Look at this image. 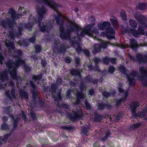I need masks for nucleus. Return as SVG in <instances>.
I'll return each mask as SVG.
<instances>
[{
    "mask_svg": "<svg viewBox=\"0 0 147 147\" xmlns=\"http://www.w3.org/2000/svg\"><path fill=\"white\" fill-rule=\"evenodd\" d=\"M57 21V23L59 24V21H60V24L61 25L59 27L60 32V37L62 39L67 40H70L71 38V33L75 31V33L77 34V40L75 36H74L73 43L76 45V49L77 52L79 53L82 51V49L80 43L78 42L81 40V37L84 36L86 34L93 37L95 40H97V38L96 36L99 34L98 29L96 27L93 28V30L91 29L94 24V23L90 24L86 26L84 30L80 26L76 24H73L72 22L69 20H67L65 23V25L67 27V30H65L63 26L64 21L63 20L60 19L59 17H56Z\"/></svg>",
    "mask_w": 147,
    "mask_h": 147,
    "instance_id": "nucleus-1",
    "label": "nucleus"
},
{
    "mask_svg": "<svg viewBox=\"0 0 147 147\" xmlns=\"http://www.w3.org/2000/svg\"><path fill=\"white\" fill-rule=\"evenodd\" d=\"M20 57L16 59L15 62L12 60L9 59L6 63V65L9 69L10 75L13 80L17 82V86L19 82H20V77L17 75L16 70L20 65H23L26 71L28 72L30 71V69L25 63L24 61L22 59H19Z\"/></svg>",
    "mask_w": 147,
    "mask_h": 147,
    "instance_id": "nucleus-2",
    "label": "nucleus"
},
{
    "mask_svg": "<svg viewBox=\"0 0 147 147\" xmlns=\"http://www.w3.org/2000/svg\"><path fill=\"white\" fill-rule=\"evenodd\" d=\"M47 10L44 7L38 8L37 10L38 14L37 23L38 25L40 27V30L41 32H48L52 28V24L47 21L43 22L41 25L42 20L45 18V16L47 14Z\"/></svg>",
    "mask_w": 147,
    "mask_h": 147,
    "instance_id": "nucleus-3",
    "label": "nucleus"
},
{
    "mask_svg": "<svg viewBox=\"0 0 147 147\" xmlns=\"http://www.w3.org/2000/svg\"><path fill=\"white\" fill-rule=\"evenodd\" d=\"M110 26L111 24L109 22H104L103 23L98 24V27L100 30H106V32H101L100 34L101 36H106L109 39L115 38L114 36L109 35L115 34L114 30L112 28L110 27Z\"/></svg>",
    "mask_w": 147,
    "mask_h": 147,
    "instance_id": "nucleus-4",
    "label": "nucleus"
},
{
    "mask_svg": "<svg viewBox=\"0 0 147 147\" xmlns=\"http://www.w3.org/2000/svg\"><path fill=\"white\" fill-rule=\"evenodd\" d=\"M8 13L11 16L9 19L7 18V22L5 20H3L1 22V24L5 28H7V26H8L9 28H11L15 22L14 20L18 19L20 16H21L16 14L15 11L11 9H9Z\"/></svg>",
    "mask_w": 147,
    "mask_h": 147,
    "instance_id": "nucleus-5",
    "label": "nucleus"
},
{
    "mask_svg": "<svg viewBox=\"0 0 147 147\" xmlns=\"http://www.w3.org/2000/svg\"><path fill=\"white\" fill-rule=\"evenodd\" d=\"M5 46L8 48V52L10 53V55L15 58H18L22 55V52L20 50L14 49L13 43L7 40L5 42Z\"/></svg>",
    "mask_w": 147,
    "mask_h": 147,
    "instance_id": "nucleus-6",
    "label": "nucleus"
},
{
    "mask_svg": "<svg viewBox=\"0 0 147 147\" xmlns=\"http://www.w3.org/2000/svg\"><path fill=\"white\" fill-rule=\"evenodd\" d=\"M140 25L138 28V31L134 29L131 28H130L129 29H126L125 32L128 33L129 35L130 34H132L134 37H138L139 34H145L144 29L147 28V25L146 23H144L143 24Z\"/></svg>",
    "mask_w": 147,
    "mask_h": 147,
    "instance_id": "nucleus-7",
    "label": "nucleus"
},
{
    "mask_svg": "<svg viewBox=\"0 0 147 147\" xmlns=\"http://www.w3.org/2000/svg\"><path fill=\"white\" fill-rule=\"evenodd\" d=\"M119 70L123 74H125L129 82V85L130 86H133L135 84L134 78L138 74L137 71H133L131 72V74L129 75L126 74V68L123 66H121L119 67Z\"/></svg>",
    "mask_w": 147,
    "mask_h": 147,
    "instance_id": "nucleus-8",
    "label": "nucleus"
},
{
    "mask_svg": "<svg viewBox=\"0 0 147 147\" xmlns=\"http://www.w3.org/2000/svg\"><path fill=\"white\" fill-rule=\"evenodd\" d=\"M8 85L12 87V88L10 91L7 90L5 92V96L7 100H9L11 102H13V100H17L13 82L11 80H10Z\"/></svg>",
    "mask_w": 147,
    "mask_h": 147,
    "instance_id": "nucleus-9",
    "label": "nucleus"
},
{
    "mask_svg": "<svg viewBox=\"0 0 147 147\" xmlns=\"http://www.w3.org/2000/svg\"><path fill=\"white\" fill-rule=\"evenodd\" d=\"M46 4L48 6L50 7L53 8L55 11H56L57 13H58V15L55 16V20L57 24L59 26V27L61 26V25L60 24V21H59V24L57 23V21L56 17H59L60 19L61 20H63L61 18V17L62 16V14L59 12L58 10V7H61L62 6L61 5H59L56 3L55 2L51 0H44Z\"/></svg>",
    "mask_w": 147,
    "mask_h": 147,
    "instance_id": "nucleus-10",
    "label": "nucleus"
},
{
    "mask_svg": "<svg viewBox=\"0 0 147 147\" xmlns=\"http://www.w3.org/2000/svg\"><path fill=\"white\" fill-rule=\"evenodd\" d=\"M69 47V45H65L64 44L61 45L59 40L58 39H55V42L53 46V52L57 53L59 52L64 53L65 52L66 49H68Z\"/></svg>",
    "mask_w": 147,
    "mask_h": 147,
    "instance_id": "nucleus-11",
    "label": "nucleus"
},
{
    "mask_svg": "<svg viewBox=\"0 0 147 147\" xmlns=\"http://www.w3.org/2000/svg\"><path fill=\"white\" fill-rule=\"evenodd\" d=\"M140 105L139 102L137 101H134L132 102L131 105V112L132 115L135 117H140L141 118H145V119H147V116L146 115L147 112L142 113L140 115L137 114L136 112L137 108L139 107Z\"/></svg>",
    "mask_w": 147,
    "mask_h": 147,
    "instance_id": "nucleus-12",
    "label": "nucleus"
},
{
    "mask_svg": "<svg viewBox=\"0 0 147 147\" xmlns=\"http://www.w3.org/2000/svg\"><path fill=\"white\" fill-rule=\"evenodd\" d=\"M79 110L77 112L73 111L72 113H68L67 114V117H68L71 120L73 121L79 120L83 117V114L81 108L79 107Z\"/></svg>",
    "mask_w": 147,
    "mask_h": 147,
    "instance_id": "nucleus-13",
    "label": "nucleus"
},
{
    "mask_svg": "<svg viewBox=\"0 0 147 147\" xmlns=\"http://www.w3.org/2000/svg\"><path fill=\"white\" fill-rule=\"evenodd\" d=\"M86 88L85 84L82 81L80 84V90L78 91L77 94V99L76 101L74 102L75 105L79 104L80 102V100L84 98L85 93L84 90Z\"/></svg>",
    "mask_w": 147,
    "mask_h": 147,
    "instance_id": "nucleus-14",
    "label": "nucleus"
},
{
    "mask_svg": "<svg viewBox=\"0 0 147 147\" xmlns=\"http://www.w3.org/2000/svg\"><path fill=\"white\" fill-rule=\"evenodd\" d=\"M139 72L142 76L139 77L138 80H141L143 86L147 87V70L146 66L141 67L139 68Z\"/></svg>",
    "mask_w": 147,
    "mask_h": 147,
    "instance_id": "nucleus-15",
    "label": "nucleus"
},
{
    "mask_svg": "<svg viewBox=\"0 0 147 147\" xmlns=\"http://www.w3.org/2000/svg\"><path fill=\"white\" fill-rule=\"evenodd\" d=\"M57 97H54V100L55 104L58 106L59 108H63L66 109H69V105L65 104H63L60 105L59 102L61 100V93L59 92L57 94Z\"/></svg>",
    "mask_w": 147,
    "mask_h": 147,
    "instance_id": "nucleus-16",
    "label": "nucleus"
},
{
    "mask_svg": "<svg viewBox=\"0 0 147 147\" xmlns=\"http://www.w3.org/2000/svg\"><path fill=\"white\" fill-rule=\"evenodd\" d=\"M107 45L106 42L103 41L99 44H95L94 46V49L92 51L93 54H96L100 51L101 48L106 49Z\"/></svg>",
    "mask_w": 147,
    "mask_h": 147,
    "instance_id": "nucleus-17",
    "label": "nucleus"
},
{
    "mask_svg": "<svg viewBox=\"0 0 147 147\" xmlns=\"http://www.w3.org/2000/svg\"><path fill=\"white\" fill-rule=\"evenodd\" d=\"M28 20L29 21V23L26 25L25 27L29 31H30L32 30V27L34 24L35 23H36L37 21L36 18L32 15L29 17Z\"/></svg>",
    "mask_w": 147,
    "mask_h": 147,
    "instance_id": "nucleus-18",
    "label": "nucleus"
},
{
    "mask_svg": "<svg viewBox=\"0 0 147 147\" xmlns=\"http://www.w3.org/2000/svg\"><path fill=\"white\" fill-rule=\"evenodd\" d=\"M134 16L136 19L140 24L147 22V18L142 14L136 13L134 14Z\"/></svg>",
    "mask_w": 147,
    "mask_h": 147,
    "instance_id": "nucleus-19",
    "label": "nucleus"
},
{
    "mask_svg": "<svg viewBox=\"0 0 147 147\" xmlns=\"http://www.w3.org/2000/svg\"><path fill=\"white\" fill-rule=\"evenodd\" d=\"M22 27H19L18 28V31L16 32L15 33H14L13 30V31H10L9 32V34L11 39H13L16 36L17 37H18L21 35L22 31Z\"/></svg>",
    "mask_w": 147,
    "mask_h": 147,
    "instance_id": "nucleus-20",
    "label": "nucleus"
},
{
    "mask_svg": "<svg viewBox=\"0 0 147 147\" xmlns=\"http://www.w3.org/2000/svg\"><path fill=\"white\" fill-rule=\"evenodd\" d=\"M30 85L31 87V93L33 95V97L34 98L36 97L38 95L39 92L36 90L37 88L35 86L34 82L32 81L30 82Z\"/></svg>",
    "mask_w": 147,
    "mask_h": 147,
    "instance_id": "nucleus-21",
    "label": "nucleus"
},
{
    "mask_svg": "<svg viewBox=\"0 0 147 147\" xmlns=\"http://www.w3.org/2000/svg\"><path fill=\"white\" fill-rule=\"evenodd\" d=\"M136 61L139 63H145L147 61V55H142L140 54L137 55Z\"/></svg>",
    "mask_w": 147,
    "mask_h": 147,
    "instance_id": "nucleus-22",
    "label": "nucleus"
},
{
    "mask_svg": "<svg viewBox=\"0 0 147 147\" xmlns=\"http://www.w3.org/2000/svg\"><path fill=\"white\" fill-rule=\"evenodd\" d=\"M112 105L110 104L102 102L98 104V109L100 110H104L105 108H109Z\"/></svg>",
    "mask_w": 147,
    "mask_h": 147,
    "instance_id": "nucleus-23",
    "label": "nucleus"
},
{
    "mask_svg": "<svg viewBox=\"0 0 147 147\" xmlns=\"http://www.w3.org/2000/svg\"><path fill=\"white\" fill-rule=\"evenodd\" d=\"M0 78L2 82H3L6 80H8L7 72L6 70H3L1 73L0 71Z\"/></svg>",
    "mask_w": 147,
    "mask_h": 147,
    "instance_id": "nucleus-24",
    "label": "nucleus"
},
{
    "mask_svg": "<svg viewBox=\"0 0 147 147\" xmlns=\"http://www.w3.org/2000/svg\"><path fill=\"white\" fill-rule=\"evenodd\" d=\"M110 21L113 27L116 29L119 26V24L117 19L114 16H112L110 18Z\"/></svg>",
    "mask_w": 147,
    "mask_h": 147,
    "instance_id": "nucleus-25",
    "label": "nucleus"
},
{
    "mask_svg": "<svg viewBox=\"0 0 147 147\" xmlns=\"http://www.w3.org/2000/svg\"><path fill=\"white\" fill-rule=\"evenodd\" d=\"M19 93L22 99L24 98L25 100H28V94L26 92L21 90H19Z\"/></svg>",
    "mask_w": 147,
    "mask_h": 147,
    "instance_id": "nucleus-26",
    "label": "nucleus"
},
{
    "mask_svg": "<svg viewBox=\"0 0 147 147\" xmlns=\"http://www.w3.org/2000/svg\"><path fill=\"white\" fill-rule=\"evenodd\" d=\"M81 131L82 133L85 134L86 136L89 135L88 134V130L90 129V127L87 125H85L82 127Z\"/></svg>",
    "mask_w": 147,
    "mask_h": 147,
    "instance_id": "nucleus-27",
    "label": "nucleus"
},
{
    "mask_svg": "<svg viewBox=\"0 0 147 147\" xmlns=\"http://www.w3.org/2000/svg\"><path fill=\"white\" fill-rule=\"evenodd\" d=\"M130 42L131 48L136 50L138 46L137 41L134 38H132L130 39Z\"/></svg>",
    "mask_w": 147,
    "mask_h": 147,
    "instance_id": "nucleus-28",
    "label": "nucleus"
},
{
    "mask_svg": "<svg viewBox=\"0 0 147 147\" xmlns=\"http://www.w3.org/2000/svg\"><path fill=\"white\" fill-rule=\"evenodd\" d=\"M128 96V91H126L125 93L124 97L121 98L120 100H119L117 101V103H116V105L120 106L122 103H123L125 100L126 98Z\"/></svg>",
    "mask_w": 147,
    "mask_h": 147,
    "instance_id": "nucleus-29",
    "label": "nucleus"
},
{
    "mask_svg": "<svg viewBox=\"0 0 147 147\" xmlns=\"http://www.w3.org/2000/svg\"><path fill=\"white\" fill-rule=\"evenodd\" d=\"M139 9L141 10H143L147 8V3L146 4L139 3L136 5Z\"/></svg>",
    "mask_w": 147,
    "mask_h": 147,
    "instance_id": "nucleus-30",
    "label": "nucleus"
},
{
    "mask_svg": "<svg viewBox=\"0 0 147 147\" xmlns=\"http://www.w3.org/2000/svg\"><path fill=\"white\" fill-rule=\"evenodd\" d=\"M51 89L52 96L54 99V97H56L55 94L56 92V90L57 89V86L55 84H52L51 86ZM56 97H57V96Z\"/></svg>",
    "mask_w": 147,
    "mask_h": 147,
    "instance_id": "nucleus-31",
    "label": "nucleus"
},
{
    "mask_svg": "<svg viewBox=\"0 0 147 147\" xmlns=\"http://www.w3.org/2000/svg\"><path fill=\"white\" fill-rule=\"evenodd\" d=\"M11 117H12V119H13V120L14 121L13 125V129H14L18 125V123L19 119L18 118V117L17 116V117L16 119H15L13 117L12 115H11Z\"/></svg>",
    "mask_w": 147,
    "mask_h": 147,
    "instance_id": "nucleus-32",
    "label": "nucleus"
},
{
    "mask_svg": "<svg viewBox=\"0 0 147 147\" xmlns=\"http://www.w3.org/2000/svg\"><path fill=\"white\" fill-rule=\"evenodd\" d=\"M71 74L72 75L76 76L80 75V71L78 69H75L72 68L71 70Z\"/></svg>",
    "mask_w": 147,
    "mask_h": 147,
    "instance_id": "nucleus-33",
    "label": "nucleus"
},
{
    "mask_svg": "<svg viewBox=\"0 0 147 147\" xmlns=\"http://www.w3.org/2000/svg\"><path fill=\"white\" fill-rule=\"evenodd\" d=\"M129 25L133 28H136L137 27V24L135 21L134 20L130 19L129 20Z\"/></svg>",
    "mask_w": 147,
    "mask_h": 147,
    "instance_id": "nucleus-34",
    "label": "nucleus"
},
{
    "mask_svg": "<svg viewBox=\"0 0 147 147\" xmlns=\"http://www.w3.org/2000/svg\"><path fill=\"white\" fill-rule=\"evenodd\" d=\"M11 107L10 106H8L4 109L3 111L6 114H9L12 112V110L11 109Z\"/></svg>",
    "mask_w": 147,
    "mask_h": 147,
    "instance_id": "nucleus-35",
    "label": "nucleus"
},
{
    "mask_svg": "<svg viewBox=\"0 0 147 147\" xmlns=\"http://www.w3.org/2000/svg\"><path fill=\"white\" fill-rule=\"evenodd\" d=\"M84 81L86 83L90 84L91 82L92 79L89 75H88L86 77L84 78Z\"/></svg>",
    "mask_w": 147,
    "mask_h": 147,
    "instance_id": "nucleus-36",
    "label": "nucleus"
},
{
    "mask_svg": "<svg viewBox=\"0 0 147 147\" xmlns=\"http://www.w3.org/2000/svg\"><path fill=\"white\" fill-rule=\"evenodd\" d=\"M141 125V123H137L131 125L130 126L131 128L133 130H136V129L140 127Z\"/></svg>",
    "mask_w": 147,
    "mask_h": 147,
    "instance_id": "nucleus-37",
    "label": "nucleus"
},
{
    "mask_svg": "<svg viewBox=\"0 0 147 147\" xmlns=\"http://www.w3.org/2000/svg\"><path fill=\"white\" fill-rule=\"evenodd\" d=\"M120 15L123 20H127V17L126 13L123 10H121V11Z\"/></svg>",
    "mask_w": 147,
    "mask_h": 147,
    "instance_id": "nucleus-38",
    "label": "nucleus"
},
{
    "mask_svg": "<svg viewBox=\"0 0 147 147\" xmlns=\"http://www.w3.org/2000/svg\"><path fill=\"white\" fill-rule=\"evenodd\" d=\"M30 113L31 117L32 119V120L34 121L36 120L37 118L36 116V115L34 113V112L33 111H32L31 110L30 111Z\"/></svg>",
    "mask_w": 147,
    "mask_h": 147,
    "instance_id": "nucleus-39",
    "label": "nucleus"
},
{
    "mask_svg": "<svg viewBox=\"0 0 147 147\" xmlns=\"http://www.w3.org/2000/svg\"><path fill=\"white\" fill-rule=\"evenodd\" d=\"M102 94L103 96L106 98L108 97L112 94L110 92H108L105 90L102 92Z\"/></svg>",
    "mask_w": 147,
    "mask_h": 147,
    "instance_id": "nucleus-40",
    "label": "nucleus"
},
{
    "mask_svg": "<svg viewBox=\"0 0 147 147\" xmlns=\"http://www.w3.org/2000/svg\"><path fill=\"white\" fill-rule=\"evenodd\" d=\"M41 77L42 76L40 74L39 75L37 76L34 75L33 76L32 79L35 82H36L38 80H40L41 78Z\"/></svg>",
    "mask_w": 147,
    "mask_h": 147,
    "instance_id": "nucleus-41",
    "label": "nucleus"
},
{
    "mask_svg": "<svg viewBox=\"0 0 147 147\" xmlns=\"http://www.w3.org/2000/svg\"><path fill=\"white\" fill-rule=\"evenodd\" d=\"M29 44V42L28 40L25 39L22 41V45L25 47H27Z\"/></svg>",
    "mask_w": 147,
    "mask_h": 147,
    "instance_id": "nucleus-42",
    "label": "nucleus"
},
{
    "mask_svg": "<svg viewBox=\"0 0 147 147\" xmlns=\"http://www.w3.org/2000/svg\"><path fill=\"white\" fill-rule=\"evenodd\" d=\"M84 102L86 105L87 109L88 110H90L91 109V105L88 103L87 100L85 99Z\"/></svg>",
    "mask_w": 147,
    "mask_h": 147,
    "instance_id": "nucleus-43",
    "label": "nucleus"
},
{
    "mask_svg": "<svg viewBox=\"0 0 147 147\" xmlns=\"http://www.w3.org/2000/svg\"><path fill=\"white\" fill-rule=\"evenodd\" d=\"M34 48L36 51V52L37 53H39L41 49V47L40 45H35Z\"/></svg>",
    "mask_w": 147,
    "mask_h": 147,
    "instance_id": "nucleus-44",
    "label": "nucleus"
},
{
    "mask_svg": "<svg viewBox=\"0 0 147 147\" xmlns=\"http://www.w3.org/2000/svg\"><path fill=\"white\" fill-rule=\"evenodd\" d=\"M1 129L2 130H8L9 128L8 126V125H7L5 123H4L3 125L1 126Z\"/></svg>",
    "mask_w": 147,
    "mask_h": 147,
    "instance_id": "nucleus-45",
    "label": "nucleus"
},
{
    "mask_svg": "<svg viewBox=\"0 0 147 147\" xmlns=\"http://www.w3.org/2000/svg\"><path fill=\"white\" fill-rule=\"evenodd\" d=\"M115 68L113 66H110L108 70L109 72L113 73L115 71Z\"/></svg>",
    "mask_w": 147,
    "mask_h": 147,
    "instance_id": "nucleus-46",
    "label": "nucleus"
},
{
    "mask_svg": "<svg viewBox=\"0 0 147 147\" xmlns=\"http://www.w3.org/2000/svg\"><path fill=\"white\" fill-rule=\"evenodd\" d=\"M94 119L96 121H100L102 120V117L99 115H97L95 116Z\"/></svg>",
    "mask_w": 147,
    "mask_h": 147,
    "instance_id": "nucleus-47",
    "label": "nucleus"
},
{
    "mask_svg": "<svg viewBox=\"0 0 147 147\" xmlns=\"http://www.w3.org/2000/svg\"><path fill=\"white\" fill-rule=\"evenodd\" d=\"M62 80L60 77L58 78L56 80V84L58 85H60L61 84Z\"/></svg>",
    "mask_w": 147,
    "mask_h": 147,
    "instance_id": "nucleus-48",
    "label": "nucleus"
},
{
    "mask_svg": "<svg viewBox=\"0 0 147 147\" xmlns=\"http://www.w3.org/2000/svg\"><path fill=\"white\" fill-rule=\"evenodd\" d=\"M103 61L104 63L107 65L110 62V58L107 57L103 59Z\"/></svg>",
    "mask_w": 147,
    "mask_h": 147,
    "instance_id": "nucleus-49",
    "label": "nucleus"
},
{
    "mask_svg": "<svg viewBox=\"0 0 147 147\" xmlns=\"http://www.w3.org/2000/svg\"><path fill=\"white\" fill-rule=\"evenodd\" d=\"M93 70L94 71H98L100 72H101L100 69L98 65L97 64H95V65L94 67H93Z\"/></svg>",
    "mask_w": 147,
    "mask_h": 147,
    "instance_id": "nucleus-50",
    "label": "nucleus"
},
{
    "mask_svg": "<svg viewBox=\"0 0 147 147\" xmlns=\"http://www.w3.org/2000/svg\"><path fill=\"white\" fill-rule=\"evenodd\" d=\"M62 129L67 130H71L73 129V128L71 126H64L62 127Z\"/></svg>",
    "mask_w": 147,
    "mask_h": 147,
    "instance_id": "nucleus-51",
    "label": "nucleus"
},
{
    "mask_svg": "<svg viewBox=\"0 0 147 147\" xmlns=\"http://www.w3.org/2000/svg\"><path fill=\"white\" fill-rule=\"evenodd\" d=\"M95 93V91L93 89H92L89 90L88 92V94L91 96L93 95Z\"/></svg>",
    "mask_w": 147,
    "mask_h": 147,
    "instance_id": "nucleus-52",
    "label": "nucleus"
},
{
    "mask_svg": "<svg viewBox=\"0 0 147 147\" xmlns=\"http://www.w3.org/2000/svg\"><path fill=\"white\" fill-rule=\"evenodd\" d=\"M95 64H97V63L100 61V60L98 57H95L93 59Z\"/></svg>",
    "mask_w": 147,
    "mask_h": 147,
    "instance_id": "nucleus-53",
    "label": "nucleus"
},
{
    "mask_svg": "<svg viewBox=\"0 0 147 147\" xmlns=\"http://www.w3.org/2000/svg\"><path fill=\"white\" fill-rule=\"evenodd\" d=\"M22 118L24 120V121L25 122H27L28 121V119L26 117V115L24 114V113H22Z\"/></svg>",
    "mask_w": 147,
    "mask_h": 147,
    "instance_id": "nucleus-54",
    "label": "nucleus"
},
{
    "mask_svg": "<svg viewBox=\"0 0 147 147\" xmlns=\"http://www.w3.org/2000/svg\"><path fill=\"white\" fill-rule=\"evenodd\" d=\"M72 92V90L69 89L66 92V96L67 97H69L70 96L71 92Z\"/></svg>",
    "mask_w": 147,
    "mask_h": 147,
    "instance_id": "nucleus-55",
    "label": "nucleus"
},
{
    "mask_svg": "<svg viewBox=\"0 0 147 147\" xmlns=\"http://www.w3.org/2000/svg\"><path fill=\"white\" fill-rule=\"evenodd\" d=\"M110 61L113 64H115L116 63V59L111 58H110Z\"/></svg>",
    "mask_w": 147,
    "mask_h": 147,
    "instance_id": "nucleus-56",
    "label": "nucleus"
},
{
    "mask_svg": "<svg viewBox=\"0 0 147 147\" xmlns=\"http://www.w3.org/2000/svg\"><path fill=\"white\" fill-rule=\"evenodd\" d=\"M71 58L70 57H67L65 59V61L68 63H69L71 61Z\"/></svg>",
    "mask_w": 147,
    "mask_h": 147,
    "instance_id": "nucleus-57",
    "label": "nucleus"
},
{
    "mask_svg": "<svg viewBox=\"0 0 147 147\" xmlns=\"http://www.w3.org/2000/svg\"><path fill=\"white\" fill-rule=\"evenodd\" d=\"M80 59L79 58H76L74 60V61L78 65H79L80 63Z\"/></svg>",
    "mask_w": 147,
    "mask_h": 147,
    "instance_id": "nucleus-58",
    "label": "nucleus"
},
{
    "mask_svg": "<svg viewBox=\"0 0 147 147\" xmlns=\"http://www.w3.org/2000/svg\"><path fill=\"white\" fill-rule=\"evenodd\" d=\"M35 36H33L32 37L30 38L29 40V41H30V42L32 43H34L35 41Z\"/></svg>",
    "mask_w": 147,
    "mask_h": 147,
    "instance_id": "nucleus-59",
    "label": "nucleus"
},
{
    "mask_svg": "<svg viewBox=\"0 0 147 147\" xmlns=\"http://www.w3.org/2000/svg\"><path fill=\"white\" fill-rule=\"evenodd\" d=\"M7 84L6 83L5 84H1L0 83V90L1 89H4L5 88V87L6 86Z\"/></svg>",
    "mask_w": 147,
    "mask_h": 147,
    "instance_id": "nucleus-60",
    "label": "nucleus"
},
{
    "mask_svg": "<svg viewBox=\"0 0 147 147\" xmlns=\"http://www.w3.org/2000/svg\"><path fill=\"white\" fill-rule=\"evenodd\" d=\"M41 63L42 67H44L46 66L47 64V62L45 60H42L41 61Z\"/></svg>",
    "mask_w": 147,
    "mask_h": 147,
    "instance_id": "nucleus-61",
    "label": "nucleus"
},
{
    "mask_svg": "<svg viewBox=\"0 0 147 147\" xmlns=\"http://www.w3.org/2000/svg\"><path fill=\"white\" fill-rule=\"evenodd\" d=\"M87 67H88L89 70L91 71L93 70V67L91 64L89 65H88Z\"/></svg>",
    "mask_w": 147,
    "mask_h": 147,
    "instance_id": "nucleus-62",
    "label": "nucleus"
},
{
    "mask_svg": "<svg viewBox=\"0 0 147 147\" xmlns=\"http://www.w3.org/2000/svg\"><path fill=\"white\" fill-rule=\"evenodd\" d=\"M109 137L108 136L106 135V136L102 138L101 139V140L103 141H105V140Z\"/></svg>",
    "mask_w": 147,
    "mask_h": 147,
    "instance_id": "nucleus-63",
    "label": "nucleus"
},
{
    "mask_svg": "<svg viewBox=\"0 0 147 147\" xmlns=\"http://www.w3.org/2000/svg\"><path fill=\"white\" fill-rule=\"evenodd\" d=\"M84 52L85 54V55L86 56H88L90 55V53H89V51H88V50H85L84 51Z\"/></svg>",
    "mask_w": 147,
    "mask_h": 147,
    "instance_id": "nucleus-64",
    "label": "nucleus"
}]
</instances>
